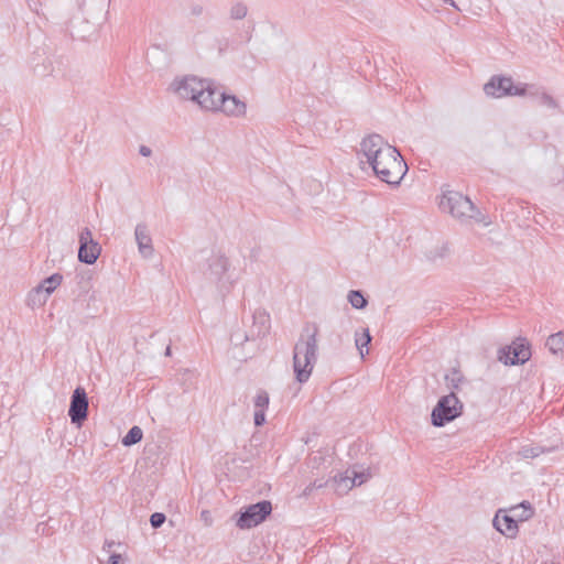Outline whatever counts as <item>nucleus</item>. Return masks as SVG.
<instances>
[{"label": "nucleus", "instance_id": "nucleus-1", "mask_svg": "<svg viewBox=\"0 0 564 564\" xmlns=\"http://www.w3.org/2000/svg\"><path fill=\"white\" fill-rule=\"evenodd\" d=\"M358 151L360 163H368L376 175L389 185H399L408 165L401 153L390 143H361Z\"/></svg>", "mask_w": 564, "mask_h": 564}, {"label": "nucleus", "instance_id": "nucleus-2", "mask_svg": "<svg viewBox=\"0 0 564 564\" xmlns=\"http://www.w3.org/2000/svg\"><path fill=\"white\" fill-rule=\"evenodd\" d=\"M317 324H307L293 348V371L299 383L308 381L317 361Z\"/></svg>", "mask_w": 564, "mask_h": 564}, {"label": "nucleus", "instance_id": "nucleus-3", "mask_svg": "<svg viewBox=\"0 0 564 564\" xmlns=\"http://www.w3.org/2000/svg\"><path fill=\"white\" fill-rule=\"evenodd\" d=\"M442 212L448 213L453 218L462 224H481L488 226L490 221L474 205L468 196L453 189H445L440 199Z\"/></svg>", "mask_w": 564, "mask_h": 564}, {"label": "nucleus", "instance_id": "nucleus-4", "mask_svg": "<svg viewBox=\"0 0 564 564\" xmlns=\"http://www.w3.org/2000/svg\"><path fill=\"white\" fill-rule=\"evenodd\" d=\"M204 275L214 282L220 292H229L240 278L231 269L229 258L221 252H214L206 260Z\"/></svg>", "mask_w": 564, "mask_h": 564}, {"label": "nucleus", "instance_id": "nucleus-5", "mask_svg": "<svg viewBox=\"0 0 564 564\" xmlns=\"http://www.w3.org/2000/svg\"><path fill=\"white\" fill-rule=\"evenodd\" d=\"M463 404L454 392L442 397L432 411V424L434 426H444L462 414Z\"/></svg>", "mask_w": 564, "mask_h": 564}, {"label": "nucleus", "instance_id": "nucleus-6", "mask_svg": "<svg viewBox=\"0 0 564 564\" xmlns=\"http://www.w3.org/2000/svg\"><path fill=\"white\" fill-rule=\"evenodd\" d=\"M487 96L501 98L505 96H523L527 93L525 84L514 85L511 77L495 75L484 86Z\"/></svg>", "mask_w": 564, "mask_h": 564}, {"label": "nucleus", "instance_id": "nucleus-7", "mask_svg": "<svg viewBox=\"0 0 564 564\" xmlns=\"http://www.w3.org/2000/svg\"><path fill=\"white\" fill-rule=\"evenodd\" d=\"M272 511L271 502L268 500L260 501L248 506L245 511L236 520L239 529H250L260 524Z\"/></svg>", "mask_w": 564, "mask_h": 564}, {"label": "nucleus", "instance_id": "nucleus-8", "mask_svg": "<svg viewBox=\"0 0 564 564\" xmlns=\"http://www.w3.org/2000/svg\"><path fill=\"white\" fill-rule=\"evenodd\" d=\"M531 357V350L525 339L513 341L511 346L503 347L498 352L499 361L505 365L524 364Z\"/></svg>", "mask_w": 564, "mask_h": 564}, {"label": "nucleus", "instance_id": "nucleus-9", "mask_svg": "<svg viewBox=\"0 0 564 564\" xmlns=\"http://www.w3.org/2000/svg\"><path fill=\"white\" fill-rule=\"evenodd\" d=\"M205 79L194 75H187L182 78H175L171 87L173 91L182 99H189L196 102L199 88L203 87Z\"/></svg>", "mask_w": 564, "mask_h": 564}, {"label": "nucleus", "instance_id": "nucleus-10", "mask_svg": "<svg viewBox=\"0 0 564 564\" xmlns=\"http://www.w3.org/2000/svg\"><path fill=\"white\" fill-rule=\"evenodd\" d=\"M63 275L54 273L44 279L36 288L32 290L29 295V301L33 305H43L46 303L48 296L62 284Z\"/></svg>", "mask_w": 564, "mask_h": 564}, {"label": "nucleus", "instance_id": "nucleus-11", "mask_svg": "<svg viewBox=\"0 0 564 564\" xmlns=\"http://www.w3.org/2000/svg\"><path fill=\"white\" fill-rule=\"evenodd\" d=\"M88 414V399L86 391L82 387H77L72 395L68 415L72 423L80 425Z\"/></svg>", "mask_w": 564, "mask_h": 564}, {"label": "nucleus", "instance_id": "nucleus-12", "mask_svg": "<svg viewBox=\"0 0 564 564\" xmlns=\"http://www.w3.org/2000/svg\"><path fill=\"white\" fill-rule=\"evenodd\" d=\"M492 524L497 531L510 539L516 538L519 531L518 521L512 514H508L506 510H499L496 513Z\"/></svg>", "mask_w": 564, "mask_h": 564}, {"label": "nucleus", "instance_id": "nucleus-13", "mask_svg": "<svg viewBox=\"0 0 564 564\" xmlns=\"http://www.w3.org/2000/svg\"><path fill=\"white\" fill-rule=\"evenodd\" d=\"M221 94L220 90L213 87L208 80H204L203 87L199 88L196 104L202 109L217 111L218 96Z\"/></svg>", "mask_w": 564, "mask_h": 564}, {"label": "nucleus", "instance_id": "nucleus-14", "mask_svg": "<svg viewBox=\"0 0 564 564\" xmlns=\"http://www.w3.org/2000/svg\"><path fill=\"white\" fill-rule=\"evenodd\" d=\"M217 111H223L228 116H241L246 112V104L236 96L227 95L221 91L218 96Z\"/></svg>", "mask_w": 564, "mask_h": 564}, {"label": "nucleus", "instance_id": "nucleus-15", "mask_svg": "<svg viewBox=\"0 0 564 564\" xmlns=\"http://www.w3.org/2000/svg\"><path fill=\"white\" fill-rule=\"evenodd\" d=\"M134 237L138 245L139 252L144 258L153 256L154 248L152 245V238L145 224H138L134 229Z\"/></svg>", "mask_w": 564, "mask_h": 564}, {"label": "nucleus", "instance_id": "nucleus-16", "mask_svg": "<svg viewBox=\"0 0 564 564\" xmlns=\"http://www.w3.org/2000/svg\"><path fill=\"white\" fill-rule=\"evenodd\" d=\"M101 253V247L97 241L79 246L78 260L86 264H94Z\"/></svg>", "mask_w": 564, "mask_h": 564}, {"label": "nucleus", "instance_id": "nucleus-17", "mask_svg": "<svg viewBox=\"0 0 564 564\" xmlns=\"http://www.w3.org/2000/svg\"><path fill=\"white\" fill-rule=\"evenodd\" d=\"M508 512H510L517 521H527L533 517L534 509L529 501H522L509 508Z\"/></svg>", "mask_w": 564, "mask_h": 564}, {"label": "nucleus", "instance_id": "nucleus-18", "mask_svg": "<svg viewBox=\"0 0 564 564\" xmlns=\"http://www.w3.org/2000/svg\"><path fill=\"white\" fill-rule=\"evenodd\" d=\"M545 345L553 355L564 359V333L551 335Z\"/></svg>", "mask_w": 564, "mask_h": 564}, {"label": "nucleus", "instance_id": "nucleus-19", "mask_svg": "<svg viewBox=\"0 0 564 564\" xmlns=\"http://www.w3.org/2000/svg\"><path fill=\"white\" fill-rule=\"evenodd\" d=\"M371 341L369 328H364L361 332L355 333V345L359 350L360 357L364 359L369 354L368 345Z\"/></svg>", "mask_w": 564, "mask_h": 564}, {"label": "nucleus", "instance_id": "nucleus-20", "mask_svg": "<svg viewBox=\"0 0 564 564\" xmlns=\"http://www.w3.org/2000/svg\"><path fill=\"white\" fill-rule=\"evenodd\" d=\"M333 482H334L336 492L339 495L347 494L350 489H352L355 487L349 470H346V473L343 475L335 476L333 478Z\"/></svg>", "mask_w": 564, "mask_h": 564}, {"label": "nucleus", "instance_id": "nucleus-21", "mask_svg": "<svg viewBox=\"0 0 564 564\" xmlns=\"http://www.w3.org/2000/svg\"><path fill=\"white\" fill-rule=\"evenodd\" d=\"M248 14V6L242 1L231 2L229 7V18L231 20H242Z\"/></svg>", "mask_w": 564, "mask_h": 564}, {"label": "nucleus", "instance_id": "nucleus-22", "mask_svg": "<svg viewBox=\"0 0 564 564\" xmlns=\"http://www.w3.org/2000/svg\"><path fill=\"white\" fill-rule=\"evenodd\" d=\"M143 432L139 426H133L129 430V432L122 438V444L124 446H131L139 443L142 440Z\"/></svg>", "mask_w": 564, "mask_h": 564}, {"label": "nucleus", "instance_id": "nucleus-23", "mask_svg": "<svg viewBox=\"0 0 564 564\" xmlns=\"http://www.w3.org/2000/svg\"><path fill=\"white\" fill-rule=\"evenodd\" d=\"M347 299L354 308L362 310L367 305V300L364 297V295L359 291H350L348 293Z\"/></svg>", "mask_w": 564, "mask_h": 564}, {"label": "nucleus", "instance_id": "nucleus-24", "mask_svg": "<svg viewBox=\"0 0 564 564\" xmlns=\"http://www.w3.org/2000/svg\"><path fill=\"white\" fill-rule=\"evenodd\" d=\"M349 471H350V475H351V478H352V481H354V486H361L368 479L371 478V473H370L369 469H362L360 471L351 469Z\"/></svg>", "mask_w": 564, "mask_h": 564}, {"label": "nucleus", "instance_id": "nucleus-25", "mask_svg": "<svg viewBox=\"0 0 564 564\" xmlns=\"http://www.w3.org/2000/svg\"><path fill=\"white\" fill-rule=\"evenodd\" d=\"M269 405V394L265 391H260L254 398L256 410L265 411Z\"/></svg>", "mask_w": 564, "mask_h": 564}, {"label": "nucleus", "instance_id": "nucleus-26", "mask_svg": "<svg viewBox=\"0 0 564 564\" xmlns=\"http://www.w3.org/2000/svg\"><path fill=\"white\" fill-rule=\"evenodd\" d=\"M327 485V480H323V479H316L314 480L313 482H311L310 485H307L304 490H303V496L304 497H308L310 495H312V492L315 490V489H321V488H324L325 486Z\"/></svg>", "mask_w": 564, "mask_h": 564}, {"label": "nucleus", "instance_id": "nucleus-27", "mask_svg": "<svg viewBox=\"0 0 564 564\" xmlns=\"http://www.w3.org/2000/svg\"><path fill=\"white\" fill-rule=\"evenodd\" d=\"M78 240H79V246H86L87 243H90V242H94L96 241L93 237V232L89 228H84L80 232H79V237H78Z\"/></svg>", "mask_w": 564, "mask_h": 564}, {"label": "nucleus", "instance_id": "nucleus-28", "mask_svg": "<svg viewBox=\"0 0 564 564\" xmlns=\"http://www.w3.org/2000/svg\"><path fill=\"white\" fill-rule=\"evenodd\" d=\"M540 105H542L544 107H547V108H551V109L557 108L556 100L551 95H549L546 93H543L540 96Z\"/></svg>", "mask_w": 564, "mask_h": 564}, {"label": "nucleus", "instance_id": "nucleus-29", "mask_svg": "<svg viewBox=\"0 0 564 564\" xmlns=\"http://www.w3.org/2000/svg\"><path fill=\"white\" fill-rule=\"evenodd\" d=\"M446 381L449 386L458 388L459 383L463 381V376L459 371L454 370L451 375L446 376Z\"/></svg>", "mask_w": 564, "mask_h": 564}, {"label": "nucleus", "instance_id": "nucleus-30", "mask_svg": "<svg viewBox=\"0 0 564 564\" xmlns=\"http://www.w3.org/2000/svg\"><path fill=\"white\" fill-rule=\"evenodd\" d=\"M165 514L161 512H155L151 516L150 522L153 528H160L165 521Z\"/></svg>", "mask_w": 564, "mask_h": 564}, {"label": "nucleus", "instance_id": "nucleus-31", "mask_svg": "<svg viewBox=\"0 0 564 564\" xmlns=\"http://www.w3.org/2000/svg\"><path fill=\"white\" fill-rule=\"evenodd\" d=\"M259 323H260V327H259V329L257 332V336L264 335L268 332V329H269V325H268L269 324V318H268V316L260 315L259 316Z\"/></svg>", "mask_w": 564, "mask_h": 564}, {"label": "nucleus", "instance_id": "nucleus-32", "mask_svg": "<svg viewBox=\"0 0 564 564\" xmlns=\"http://www.w3.org/2000/svg\"><path fill=\"white\" fill-rule=\"evenodd\" d=\"M200 521L204 523L205 527H212L214 523L212 512L209 510H202Z\"/></svg>", "mask_w": 564, "mask_h": 564}, {"label": "nucleus", "instance_id": "nucleus-33", "mask_svg": "<svg viewBox=\"0 0 564 564\" xmlns=\"http://www.w3.org/2000/svg\"><path fill=\"white\" fill-rule=\"evenodd\" d=\"M265 422V411L254 410V424L261 426Z\"/></svg>", "mask_w": 564, "mask_h": 564}, {"label": "nucleus", "instance_id": "nucleus-34", "mask_svg": "<svg viewBox=\"0 0 564 564\" xmlns=\"http://www.w3.org/2000/svg\"><path fill=\"white\" fill-rule=\"evenodd\" d=\"M521 455L525 458H530V457L533 458L539 455V451H538V448L524 447L521 451Z\"/></svg>", "mask_w": 564, "mask_h": 564}, {"label": "nucleus", "instance_id": "nucleus-35", "mask_svg": "<svg viewBox=\"0 0 564 564\" xmlns=\"http://www.w3.org/2000/svg\"><path fill=\"white\" fill-rule=\"evenodd\" d=\"M189 12L193 17H200L204 13V7L198 3L192 4Z\"/></svg>", "mask_w": 564, "mask_h": 564}, {"label": "nucleus", "instance_id": "nucleus-36", "mask_svg": "<svg viewBox=\"0 0 564 564\" xmlns=\"http://www.w3.org/2000/svg\"><path fill=\"white\" fill-rule=\"evenodd\" d=\"M109 564H122V557L120 554H112L108 561Z\"/></svg>", "mask_w": 564, "mask_h": 564}, {"label": "nucleus", "instance_id": "nucleus-37", "mask_svg": "<svg viewBox=\"0 0 564 564\" xmlns=\"http://www.w3.org/2000/svg\"><path fill=\"white\" fill-rule=\"evenodd\" d=\"M139 153L142 155V156H150L151 153H152V150L148 147V145H140L139 148Z\"/></svg>", "mask_w": 564, "mask_h": 564}, {"label": "nucleus", "instance_id": "nucleus-38", "mask_svg": "<svg viewBox=\"0 0 564 564\" xmlns=\"http://www.w3.org/2000/svg\"><path fill=\"white\" fill-rule=\"evenodd\" d=\"M376 137H379L378 134H367V135H364L361 141L362 142H366V141H373V138Z\"/></svg>", "mask_w": 564, "mask_h": 564}, {"label": "nucleus", "instance_id": "nucleus-39", "mask_svg": "<svg viewBox=\"0 0 564 564\" xmlns=\"http://www.w3.org/2000/svg\"><path fill=\"white\" fill-rule=\"evenodd\" d=\"M442 1H443L445 4H448V6L453 7V8H457V7H456V3H455V1H454V0H442Z\"/></svg>", "mask_w": 564, "mask_h": 564}, {"label": "nucleus", "instance_id": "nucleus-40", "mask_svg": "<svg viewBox=\"0 0 564 564\" xmlns=\"http://www.w3.org/2000/svg\"><path fill=\"white\" fill-rule=\"evenodd\" d=\"M165 355H166V356H170V355H171V348H170V347H167V348H166Z\"/></svg>", "mask_w": 564, "mask_h": 564}, {"label": "nucleus", "instance_id": "nucleus-41", "mask_svg": "<svg viewBox=\"0 0 564 564\" xmlns=\"http://www.w3.org/2000/svg\"><path fill=\"white\" fill-rule=\"evenodd\" d=\"M106 545L110 549L113 545V542L107 543Z\"/></svg>", "mask_w": 564, "mask_h": 564}]
</instances>
